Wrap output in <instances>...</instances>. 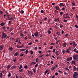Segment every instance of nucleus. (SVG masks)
<instances>
[{
  "label": "nucleus",
  "instance_id": "obj_1",
  "mask_svg": "<svg viewBox=\"0 0 78 78\" xmlns=\"http://www.w3.org/2000/svg\"><path fill=\"white\" fill-rule=\"evenodd\" d=\"M78 76V72H74V74L73 76V78H76Z\"/></svg>",
  "mask_w": 78,
  "mask_h": 78
},
{
  "label": "nucleus",
  "instance_id": "obj_2",
  "mask_svg": "<svg viewBox=\"0 0 78 78\" xmlns=\"http://www.w3.org/2000/svg\"><path fill=\"white\" fill-rule=\"evenodd\" d=\"M73 59H74V60H77L78 59V55H73Z\"/></svg>",
  "mask_w": 78,
  "mask_h": 78
},
{
  "label": "nucleus",
  "instance_id": "obj_3",
  "mask_svg": "<svg viewBox=\"0 0 78 78\" xmlns=\"http://www.w3.org/2000/svg\"><path fill=\"white\" fill-rule=\"evenodd\" d=\"M4 37V39H5L6 37L7 36V34H6L5 33L2 32V35Z\"/></svg>",
  "mask_w": 78,
  "mask_h": 78
},
{
  "label": "nucleus",
  "instance_id": "obj_4",
  "mask_svg": "<svg viewBox=\"0 0 78 78\" xmlns=\"http://www.w3.org/2000/svg\"><path fill=\"white\" fill-rule=\"evenodd\" d=\"M54 8L56 9V10H57L58 11H59L60 9V8H59V6L57 5L54 7Z\"/></svg>",
  "mask_w": 78,
  "mask_h": 78
},
{
  "label": "nucleus",
  "instance_id": "obj_5",
  "mask_svg": "<svg viewBox=\"0 0 78 78\" xmlns=\"http://www.w3.org/2000/svg\"><path fill=\"white\" fill-rule=\"evenodd\" d=\"M28 72L29 74V76H32L33 75V73L31 72V71H28Z\"/></svg>",
  "mask_w": 78,
  "mask_h": 78
},
{
  "label": "nucleus",
  "instance_id": "obj_6",
  "mask_svg": "<svg viewBox=\"0 0 78 78\" xmlns=\"http://www.w3.org/2000/svg\"><path fill=\"white\" fill-rule=\"evenodd\" d=\"M34 34L35 36H37L39 35V33L37 31H36L35 33H34Z\"/></svg>",
  "mask_w": 78,
  "mask_h": 78
},
{
  "label": "nucleus",
  "instance_id": "obj_7",
  "mask_svg": "<svg viewBox=\"0 0 78 78\" xmlns=\"http://www.w3.org/2000/svg\"><path fill=\"white\" fill-rule=\"evenodd\" d=\"M72 59V57H70L69 58H67V61H71Z\"/></svg>",
  "mask_w": 78,
  "mask_h": 78
},
{
  "label": "nucleus",
  "instance_id": "obj_8",
  "mask_svg": "<svg viewBox=\"0 0 78 78\" xmlns=\"http://www.w3.org/2000/svg\"><path fill=\"white\" fill-rule=\"evenodd\" d=\"M59 51H57L55 52V54L56 56H58V55H59Z\"/></svg>",
  "mask_w": 78,
  "mask_h": 78
},
{
  "label": "nucleus",
  "instance_id": "obj_9",
  "mask_svg": "<svg viewBox=\"0 0 78 78\" xmlns=\"http://www.w3.org/2000/svg\"><path fill=\"white\" fill-rule=\"evenodd\" d=\"M18 55L19 53H18V52H16L14 54V56H18Z\"/></svg>",
  "mask_w": 78,
  "mask_h": 78
},
{
  "label": "nucleus",
  "instance_id": "obj_10",
  "mask_svg": "<svg viewBox=\"0 0 78 78\" xmlns=\"http://www.w3.org/2000/svg\"><path fill=\"white\" fill-rule=\"evenodd\" d=\"M59 6L60 7H61L62 6H64V5H63V3H61L59 4Z\"/></svg>",
  "mask_w": 78,
  "mask_h": 78
},
{
  "label": "nucleus",
  "instance_id": "obj_11",
  "mask_svg": "<svg viewBox=\"0 0 78 78\" xmlns=\"http://www.w3.org/2000/svg\"><path fill=\"white\" fill-rule=\"evenodd\" d=\"M27 35L28 37V38L29 39H31V35H30V34H28Z\"/></svg>",
  "mask_w": 78,
  "mask_h": 78
},
{
  "label": "nucleus",
  "instance_id": "obj_12",
  "mask_svg": "<svg viewBox=\"0 0 78 78\" xmlns=\"http://www.w3.org/2000/svg\"><path fill=\"white\" fill-rule=\"evenodd\" d=\"M5 25V23H3V22H2L0 24L1 26H4V25Z\"/></svg>",
  "mask_w": 78,
  "mask_h": 78
},
{
  "label": "nucleus",
  "instance_id": "obj_13",
  "mask_svg": "<svg viewBox=\"0 0 78 78\" xmlns=\"http://www.w3.org/2000/svg\"><path fill=\"white\" fill-rule=\"evenodd\" d=\"M25 50H26V49H20V51H24Z\"/></svg>",
  "mask_w": 78,
  "mask_h": 78
},
{
  "label": "nucleus",
  "instance_id": "obj_14",
  "mask_svg": "<svg viewBox=\"0 0 78 78\" xmlns=\"http://www.w3.org/2000/svg\"><path fill=\"white\" fill-rule=\"evenodd\" d=\"M71 3L72 5V6H76V4L75 2H72Z\"/></svg>",
  "mask_w": 78,
  "mask_h": 78
},
{
  "label": "nucleus",
  "instance_id": "obj_15",
  "mask_svg": "<svg viewBox=\"0 0 78 78\" xmlns=\"http://www.w3.org/2000/svg\"><path fill=\"white\" fill-rule=\"evenodd\" d=\"M63 47H66V45H67V43H63Z\"/></svg>",
  "mask_w": 78,
  "mask_h": 78
},
{
  "label": "nucleus",
  "instance_id": "obj_16",
  "mask_svg": "<svg viewBox=\"0 0 78 78\" xmlns=\"http://www.w3.org/2000/svg\"><path fill=\"white\" fill-rule=\"evenodd\" d=\"M56 69V66H55L52 68L51 69V70L53 71L54 70H55V69Z\"/></svg>",
  "mask_w": 78,
  "mask_h": 78
},
{
  "label": "nucleus",
  "instance_id": "obj_17",
  "mask_svg": "<svg viewBox=\"0 0 78 78\" xmlns=\"http://www.w3.org/2000/svg\"><path fill=\"white\" fill-rule=\"evenodd\" d=\"M12 19H13V17H11V18L7 19L8 20H12Z\"/></svg>",
  "mask_w": 78,
  "mask_h": 78
},
{
  "label": "nucleus",
  "instance_id": "obj_18",
  "mask_svg": "<svg viewBox=\"0 0 78 78\" xmlns=\"http://www.w3.org/2000/svg\"><path fill=\"white\" fill-rule=\"evenodd\" d=\"M3 47L2 46V45L0 46V50H3Z\"/></svg>",
  "mask_w": 78,
  "mask_h": 78
},
{
  "label": "nucleus",
  "instance_id": "obj_19",
  "mask_svg": "<svg viewBox=\"0 0 78 78\" xmlns=\"http://www.w3.org/2000/svg\"><path fill=\"white\" fill-rule=\"evenodd\" d=\"M73 70H76V67L75 66H73Z\"/></svg>",
  "mask_w": 78,
  "mask_h": 78
},
{
  "label": "nucleus",
  "instance_id": "obj_20",
  "mask_svg": "<svg viewBox=\"0 0 78 78\" xmlns=\"http://www.w3.org/2000/svg\"><path fill=\"white\" fill-rule=\"evenodd\" d=\"M20 36H21V37H23V36H24V35L22 33H20Z\"/></svg>",
  "mask_w": 78,
  "mask_h": 78
},
{
  "label": "nucleus",
  "instance_id": "obj_21",
  "mask_svg": "<svg viewBox=\"0 0 78 78\" xmlns=\"http://www.w3.org/2000/svg\"><path fill=\"white\" fill-rule=\"evenodd\" d=\"M76 61L74 60V61H72V62L73 64H75V61Z\"/></svg>",
  "mask_w": 78,
  "mask_h": 78
},
{
  "label": "nucleus",
  "instance_id": "obj_22",
  "mask_svg": "<svg viewBox=\"0 0 78 78\" xmlns=\"http://www.w3.org/2000/svg\"><path fill=\"white\" fill-rule=\"evenodd\" d=\"M76 43L73 42V47L74 48H75V47H76Z\"/></svg>",
  "mask_w": 78,
  "mask_h": 78
},
{
  "label": "nucleus",
  "instance_id": "obj_23",
  "mask_svg": "<svg viewBox=\"0 0 78 78\" xmlns=\"http://www.w3.org/2000/svg\"><path fill=\"white\" fill-rule=\"evenodd\" d=\"M51 31H50V30H48V33L49 34H50L51 33Z\"/></svg>",
  "mask_w": 78,
  "mask_h": 78
},
{
  "label": "nucleus",
  "instance_id": "obj_24",
  "mask_svg": "<svg viewBox=\"0 0 78 78\" xmlns=\"http://www.w3.org/2000/svg\"><path fill=\"white\" fill-rule=\"evenodd\" d=\"M35 61L36 62H39V58H36L35 59Z\"/></svg>",
  "mask_w": 78,
  "mask_h": 78
},
{
  "label": "nucleus",
  "instance_id": "obj_25",
  "mask_svg": "<svg viewBox=\"0 0 78 78\" xmlns=\"http://www.w3.org/2000/svg\"><path fill=\"white\" fill-rule=\"evenodd\" d=\"M11 67V65H9L7 67V69H9Z\"/></svg>",
  "mask_w": 78,
  "mask_h": 78
},
{
  "label": "nucleus",
  "instance_id": "obj_26",
  "mask_svg": "<svg viewBox=\"0 0 78 78\" xmlns=\"http://www.w3.org/2000/svg\"><path fill=\"white\" fill-rule=\"evenodd\" d=\"M22 68V65H21L19 68V69H21Z\"/></svg>",
  "mask_w": 78,
  "mask_h": 78
},
{
  "label": "nucleus",
  "instance_id": "obj_27",
  "mask_svg": "<svg viewBox=\"0 0 78 78\" xmlns=\"http://www.w3.org/2000/svg\"><path fill=\"white\" fill-rule=\"evenodd\" d=\"M32 70H33L34 73H36V70L35 69H34V68L32 69Z\"/></svg>",
  "mask_w": 78,
  "mask_h": 78
},
{
  "label": "nucleus",
  "instance_id": "obj_28",
  "mask_svg": "<svg viewBox=\"0 0 78 78\" xmlns=\"http://www.w3.org/2000/svg\"><path fill=\"white\" fill-rule=\"evenodd\" d=\"M55 12L56 13V14H58V11H57L56 10H55Z\"/></svg>",
  "mask_w": 78,
  "mask_h": 78
},
{
  "label": "nucleus",
  "instance_id": "obj_29",
  "mask_svg": "<svg viewBox=\"0 0 78 78\" xmlns=\"http://www.w3.org/2000/svg\"><path fill=\"white\" fill-rule=\"evenodd\" d=\"M55 44L53 43H51L50 45H54Z\"/></svg>",
  "mask_w": 78,
  "mask_h": 78
},
{
  "label": "nucleus",
  "instance_id": "obj_30",
  "mask_svg": "<svg viewBox=\"0 0 78 78\" xmlns=\"http://www.w3.org/2000/svg\"><path fill=\"white\" fill-rule=\"evenodd\" d=\"M66 53H70V51H69L68 49H67L66 51Z\"/></svg>",
  "mask_w": 78,
  "mask_h": 78
},
{
  "label": "nucleus",
  "instance_id": "obj_31",
  "mask_svg": "<svg viewBox=\"0 0 78 78\" xmlns=\"http://www.w3.org/2000/svg\"><path fill=\"white\" fill-rule=\"evenodd\" d=\"M23 13H24V11L23 10H21V14H23Z\"/></svg>",
  "mask_w": 78,
  "mask_h": 78
},
{
  "label": "nucleus",
  "instance_id": "obj_32",
  "mask_svg": "<svg viewBox=\"0 0 78 78\" xmlns=\"http://www.w3.org/2000/svg\"><path fill=\"white\" fill-rule=\"evenodd\" d=\"M24 67L25 69H27L28 68V66H27V65H26L25 66H24Z\"/></svg>",
  "mask_w": 78,
  "mask_h": 78
},
{
  "label": "nucleus",
  "instance_id": "obj_33",
  "mask_svg": "<svg viewBox=\"0 0 78 78\" xmlns=\"http://www.w3.org/2000/svg\"><path fill=\"white\" fill-rule=\"evenodd\" d=\"M19 72H22L23 71V69H19Z\"/></svg>",
  "mask_w": 78,
  "mask_h": 78
},
{
  "label": "nucleus",
  "instance_id": "obj_34",
  "mask_svg": "<svg viewBox=\"0 0 78 78\" xmlns=\"http://www.w3.org/2000/svg\"><path fill=\"white\" fill-rule=\"evenodd\" d=\"M33 62H32L30 64V66H32V65H33Z\"/></svg>",
  "mask_w": 78,
  "mask_h": 78
},
{
  "label": "nucleus",
  "instance_id": "obj_35",
  "mask_svg": "<svg viewBox=\"0 0 78 78\" xmlns=\"http://www.w3.org/2000/svg\"><path fill=\"white\" fill-rule=\"evenodd\" d=\"M0 15H2V14H3V11L2 10L0 11Z\"/></svg>",
  "mask_w": 78,
  "mask_h": 78
},
{
  "label": "nucleus",
  "instance_id": "obj_36",
  "mask_svg": "<svg viewBox=\"0 0 78 78\" xmlns=\"http://www.w3.org/2000/svg\"><path fill=\"white\" fill-rule=\"evenodd\" d=\"M30 54L31 55H33V51L31 50L30 51Z\"/></svg>",
  "mask_w": 78,
  "mask_h": 78
},
{
  "label": "nucleus",
  "instance_id": "obj_37",
  "mask_svg": "<svg viewBox=\"0 0 78 78\" xmlns=\"http://www.w3.org/2000/svg\"><path fill=\"white\" fill-rule=\"evenodd\" d=\"M16 68V67H15V66H12L11 67V69H15V68Z\"/></svg>",
  "mask_w": 78,
  "mask_h": 78
},
{
  "label": "nucleus",
  "instance_id": "obj_38",
  "mask_svg": "<svg viewBox=\"0 0 78 78\" xmlns=\"http://www.w3.org/2000/svg\"><path fill=\"white\" fill-rule=\"evenodd\" d=\"M55 21H57L58 20V21H59V18H58L57 19H55Z\"/></svg>",
  "mask_w": 78,
  "mask_h": 78
},
{
  "label": "nucleus",
  "instance_id": "obj_39",
  "mask_svg": "<svg viewBox=\"0 0 78 78\" xmlns=\"http://www.w3.org/2000/svg\"><path fill=\"white\" fill-rule=\"evenodd\" d=\"M8 76L9 77H10V76H11V73H9Z\"/></svg>",
  "mask_w": 78,
  "mask_h": 78
},
{
  "label": "nucleus",
  "instance_id": "obj_40",
  "mask_svg": "<svg viewBox=\"0 0 78 78\" xmlns=\"http://www.w3.org/2000/svg\"><path fill=\"white\" fill-rule=\"evenodd\" d=\"M55 51H56V49H54L52 51V53H54V52H55Z\"/></svg>",
  "mask_w": 78,
  "mask_h": 78
},
{
  "label": "nucleus",
  "instance_id": "obj_41",
  "mask_svg": "<svg viewBox=\"0 0 78 78\" xmlns=\"http://www.w3.org/2000/svg\"><path fill=\"white\" fill-rule=\"evenodd\" d=\"M60 41V40H59L58 41H57V42L56 43V44H58L59 42Z\"/></svg>",
  "mask_w": 78,
  "mask_h": 78
},
{
  "label": "nucleus",
  "instance_id": "obj_42",
  "mask_svg": "<svg viewBox=\"0 0 78 78\" xmlns=\"http://www.w3.org/2000/svg\"><path fill=\"white\" fill-rule=\"evenodd\" d=\"M14 34V33H12V32H11L10 33V34H11V35H13Z\"/></svg>",
  "mask_w": 78,
  "mask_h": 78
},
{
  "label": "nucleus",
  "instance_id": "obj_43",
  "mask_svg": "<svg viewBox=\"0 0 78 78\" xmlns=\"http://www.w3.org/2000/svg\"><path fill=\"white\" fill-rule=\"evenodd\" d=\"M28 45H32V43H30L28 44Z\"/></svg>",
  "mask_w": 78,
  "mask_h": 78
},
{
  "label": "nucleus",
  "instance_id": "obj_44",
  "mask_svg": "<svg viewBox=\"0 0 78 78\" xmlns=\"http://www.w3.org/2000/svg\"><path fill=\"white\" fill-rule=\"evenodd\" d=\"M64 18V19H66L67 18H70V17L68 16H67L66 17H65Z\"/></svg>",
  "mask_w": 78,
  "mask_h": 78
},
{
  "label": "nucleus",
  "instance_id": "obj_45",
  "mask_svg": "<svg viewBox=\"0 0 78 78\" xmlns=\"http://www.w3.org/2000/svg\"><path fill=\"white\" fill-rule=\"evenodd\" d=\"M56 34L58 35H61V34L59 32H57Z\"/></svg>",
  "mask_w": 78,
  "mask_h": 78
},
{
  "label": "nucleus",
  "instance_id": "obj_46",
  "mask_svg": "<svg viewBox=\"0 0 78 78\" xmlns=\"http://www.w3.org/2000/svg\"><path fill=\"white\" fill-rule=\"evenodd\" d=\"M25 52H26V54L27 55V54L28 53V51L27 50Z\"/></svg>",
  "mask_w": 78,
  "mask_h": 78
},
{
  "label": "nucleus",
  "instance_id": "obj_47",
  "mask_svg": "<svg viewBox=\"0 0 78 78\" xmlns=\"http://www.w3.org/2000/svg\"><path fill=\"white\" fill-rule=\"evenodd\" d=\"M63 22H67V20H65L63 21Z\"/></svg>",
  "mask_w": 78,
  "mask_h": 78
},
{
  "label": "nucleus",
  "instance_id": "obj_48",
  "mask_svg": "<svg viewBox=\"0 0 78 78\" xmlns=\"http://www.w3.org/2000/svg\"><path fill=\"white\" fill-rule=\"evenodd\" d=\"M49 71H48L47 70H46L45 72V74H46V73H47V72H48Z\"/></svg>",
  "mask_w": 78,
  "mask_h": 78
},
{
  "label": "nucleus",
  "instance_id": "obj_49",
  "mask_svg": "<svg viewBox=\"0 0 78 78\" xmlns=\"http://www.w3.org/2000/svg\"><path fill=\"white\" fill-rule=\"evenodd\" d=\"M18 40H19V38H17L16 41H15V42H18Z\"/></svg>",
  "mask_w": 78,
  "mask_h": 78
},
{
  "label": "nucleus",
  "instance_id": "obj_50",
  "mask_svg": "<svg viewBox=\"0 0 78 78\" xmlns=\"http://www.w3.org/2000/svg\"><path fill=\"white\" fill-rule=\"evenodd\" d=\"M63 14V12H60V15H62Z\"/></svg>",
  "mask_w": 78,
  "mask_h": 78
},
{
  "label": "nucleus",
  "instance_id": "obj_51",
  "mask_svg": "<svg viewBox=\"0 0 78 78\" xmlns=\"http://www.w3.org/2000/svg\"><path fill=\"white\" fill-rule=\"evenodd\" d=\"M62 53L63 55L65 53V50H63L62 51Z\"/></svg>",
  "mask_w": 78,
  "mask_h": 78
},
{
  "label": "nucleus",
  "instance_id": "obj_52",
  "mask_svg": "<svg viewBox=\"0 0 78 78\" xmlns=\"http://www.w3.org/2000/svg\"><path fill=\"white\" fill-rule=\"evenodd\" d=\"M41 13H44V10H41Z\"/></svg>",
  "mask_w": 78,
  "mask_h": 78
},
{
  "label": "nucleus",
  "instance_id": "obj_53",
  "mask_svg": "<svg viewBox=\"0 0 78 78\" xmlns=\"http://www.w3.org/2000/svg\"><path fill=\"white\" fill-rule=\"evenodd\" d=\"M55 74L56 76H58V73H56Z\"/></svg>",
  "mask_w": 78,
  "mask_h": 78
},
{
  "label": "nucleus",
  "instance_id": "obj_54",
  "mask_svg": "<svg viewBox=\"0 0 78 78\" xmlns=\"http://www.w3.org/2000/svg\"><path fill=\"white\" fill-rule=\"evenodd\" d=\"M24 55V54H22L20 55V57H22V56H23Z\"/></svg>",
  "mask_w": 78,
  "mask_h": 78
},
{
  "label": "nucleus",
  "instance_id": "obj_55",
  "mask_svg": "<svg viewBox=\"0 0 78 78\" xmlns=\"http://www.w3.org/2000/svg\"><path fill=\"white\" fill-rule=\"evenodd\" d=\"M24 39H25V40H27V36H26L24 37Z\"/></svg>",
  "mask_w": 78,
  "mask_h": 78
},
{
  "label": "nucleus",
  "instance_id": "obj_56",
  "mask_svg": "<svg viewBox=\"0 0 78 78\" xmlns=\"http://www.w3.org/2000/svg\"><path fill=\"white\" fill-rule=\"evenodd\" d=\"M9 37V36H8L7 37H6V38L5 39H7L8 38H9V37Z\"/></svg>",
  "mask_w": 78,
  "mask_h": 78
},
{
  "label": "nucleus",
  "instance_id": "obj_57",
  "mask_svg": "<svg viewBox=\"0 0 78 78\" xmlns=\"http://www.w3.org/2000/svg\"><path fill=\"white\" fill-rule=\"evenodd\" d=\"M75 27H76V28H78V25H77L76 24V25H75Z\"/></svg>",
  "mask_w": 78,
  "mask_h": 78
},
{
  "label": "nucleus",
  "instance_id": "obj_58",
  "mask_svg": "<svg viewBox=\"0 0 78 78\" xmlns=\"http://www.w3.org/2000/svg\"><path fill=\"white\" fill-rule=\"evenodd\" d=\"M38 53H39L40 54H41V53H42V51H38Z\"/></svg>",
  "mask_w": 78,
  "mask_h": 78
},
{
  "label": "nucleus",
  "instance_id": "obj_59",
  "mask_svg": "<svg viewBox=\"0 0 78 78\" xmlns=\"http://www.w3.org/2000/svg\"><path fill=\"white\" fill-rule=\"evenodd\" d=\"M17 48H20V45H18L17 46Z\"/></svg>",
  "mask_w": 78,
  "mask_h": 78
},
{
  "label": "nucleus",
  "instance_id": "obj_60",
  "mask_svg": "<svg viewBox=\"0 0 78 78\" xmlns=\"http://www.w3.org/2000/svg\"><path fill=\"white\" fill-rule=\"evenodd\" d=\"M50 47V49H52L53 48V46H51Z\"/></svg>",
  "mask_w": 78,
  "mask_h": 78
},
{
  "label": "nucleus",
  "instance_id": "obj_61",
  "mask_svg": "<svg viewBox=\"0 0 78 78\" xmlns=\"http://www.w3.org/2000/svg\"><path fill=\"white\" fill-rule=\"evenodd\" d=\"M72 9H73V10H74L75 9V7H73L72 8Z\"/></svg>",
  "mask_w": 78,
  "mask_h": 78
},
{
  "label": "nucleus",
  "instance_id": "obj_62",
  "mask_svg": "<svg viewBox=\"0 0 78 78\" xmlns=\"http://www.w3.org/2000/svg\"><path fill=\"white\" fill-rule=\"evenodd\" d=\"M16 58H15L13 60V61L14 62H16Z\"/></svg>",
  "mask_w": 78,
  "mask_h": 78
},
{
  "label": "nucleus",
  "instance_id": "obj_63",
  "mask_svg": "<svg viewBox=\"0 0 78 78\" xmlns=\"http://www.w3.org/2000/svg\"><path fill=\"white\" fill-rule=\"evenodd\" d=\"M76 18H77V19L78 20V15H77V14H76Z\"/></svg>",
  "mask_w": 78,
  "mask_h": 78
},
{
  "label": "nucleus",
  "instance_id": "obj_64",
  "mask_svg": "<svg viewBox=\"0 0 78 78\" xmlns=\"http://www.w3.org/2000/svg\"><path fill=\"white\" fill-rule=\"evenodd\" d=\"M9 49L11 50V51H12L13 48H9Z\"/></svg>",
  "mask_w": 78,
  "mask_h": 78
}]
</instances>
